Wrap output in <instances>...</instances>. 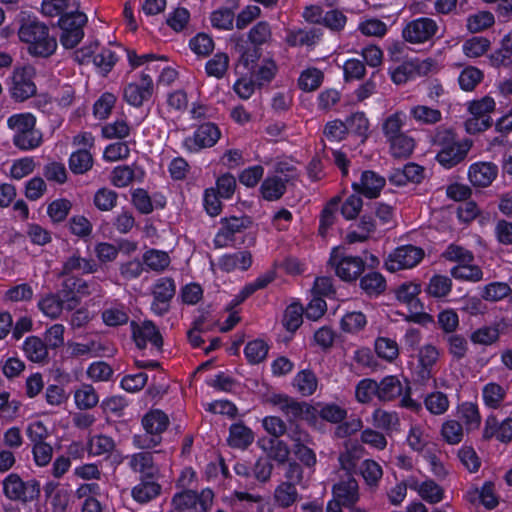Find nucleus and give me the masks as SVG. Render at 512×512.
Returning <instances> with one entry per match:
<instances>
[{
	"label": "nucleus",
	"instance_id": "obj_1",
	"mask_svg": "<svg viewBox=\"0 0 512 512\" xmlns=\"http://www.w3.org/2000/svg\"><path fill=\"white\" fill-rule=\"evenodd\" d=\"M19 39L28 44L29 54L47 58L56 48V38L49 35L48 27L37 19H26L22 22L19 31Z\"/></svg>",
	"mask_w": 512,
	"mask_h": 512
},
{
	"label": "nucleus",
	"instance_id": "obj_2",
	"mask_svg": "<svg viewBox=\"0 0 512 512\" xmlns=\"http://www.w3.org/2000/svg\"><path fill=\"white\" fill-rule=\"evenodd\" d=\"M7 126L12 132L14 146L22 151L36 149L43 142L41 131L36 129V118L31 113L11 115Z\"/></svg>",
	"mask_w": 512,
	"mask_h": 512
},
{
	"label": "nucleus",
	"instance_id": "obj_3",
	"mask_svg": "<svg viewBox=\"0 0 512 512\" xmlns=\"http://www.w3.org/2000/svg\"><path fill=\"white\" fill-rule=\"evenodd\" d=\"M169 424L168 416L161 410H151L142 418L143 434L133 436V445L138 449H152L162 441L161 434Z\"/></svg>",
	"mask_w": 512,
	"mask_h": 512
},
{
	"label": "nucleus",
	"instance_id": "obj_4",
	"mask_svg": "<svg viewBox=\"0 0 512 512\" xmlns=\"http://www.w3.org/2000/svg\"><path fill=\"white\" fill-rule=\"evenodd\" d=\"M328 265L343 281H355L363 272L365 261L359 256L349 254L346 248L334 247L330 253Z\"/></svg>",
	"mask_w": 512,
	"mask_h": 512
},
{
	"label": "nucleus",
	"instance_id": "obj_5",
	"mask_svg": "<svg viewBox=\"0 0 512 512\" xmlns=\"http://www.w3.org/2000/svg\"><path fill=\"white\" fill-rule=\"evenodd\" d=\"M87 22V16L76 8L74 11L69 10L59 19V27L62 30L60 36L61 44L72 49L76 47L84 36L83 27Z\"/></svg>",
	"mask_w": 512,
	"mask_h": 512
},
{
	"label": "nucleus",
	"instance_id": "obj_6",
	"mask_svg": "<svg viewBox=\"0 0 512 512\" xmlns=\"http://www.w3.org/2000/svg\"><path fill=\"white\" fill-rule=\"evenodd\" d=\"M439 31V25L433 18L419 17L409 21L402 30L405 41L423 44L431 41Z\"/></svg>",
	"mask_w": 512,
	"mask_h": 512
},
{
	"label": "nucleus",
	"instance_id": "obj_7",
	"mask_svg": "<svg viewBox=\"0 0 512 512\" xmlns=\"http://www.w3.org/2000/svg\"><path fill=\"white\" fill-rule=\"evenodd\" d=\"M2 485L4 495L12 501L30 502L37 498L40 492L36 482H24L16 473L5 477Z\"/></svg>",
	"mask_w": 512,
	"mask_h": 512
},
{
	"label": "nucleus",
	"instance_id": "obj_8",
	"mask_svg": "<svg viewBox=\"0 0 512 512\" xmlns=\"http://www.w3.org/2000/svg\"><path fill=\"white\" fill-rule=\"evenodd\" d=\"M75 57L80 63L88 62L92 58L96 68L104 75L108 74L118 61V56L109 48H99L98 44L83 47L75 52Z\"/></svg>",
	"mask_w": 512,
	"mask_h": 512
},
{
	"label": "nucleus",
	"instance_id": "obj_9",
	"mask_svg": "<svg viewBox=\"0 0 512 512\" xmlns=\"http://www.w3.org/2000/svg\"><path fill=\"white\" fill-rule=\"evenodd\" d=\"M214 493L210 489H204L200 494L193 490L177 493L172 498V505L178 510L193 509L195 512H208L212 506Z\"/></svg>",
	"mask_w": 512,
	"mask_h": 512
},
{
	"label": "nucleus",
	"instance_id": "obj_10",
	"mask_svg": "<svg viewBox=\"0 0 512 512\" xmlns=\"http://www.w3.org/2000/svg\"><path fill=\"white\" fill-rule=\"evenodd\" d=\"M221 132L218 126L211 122L201 124L193 133L183 141V146L191 153L214 146L220 139Z\"/></svg>",
	"mask_w": 512,
	"mask_h": 512
},
{
	"label": "nucleus",
	"instance_id": "obj_11",
	"mask_svg": "<svg viewBox=\"0 0 512 512\" xmlns=\"http://www.w3.org/2000/svg\"><path fill=\"white\" fill-rule=\"evenodd\" d=\"M176 292V284L172 278L162 277L153 284L151 293L153 301L151 310L154 314L162 316L170 310V303Z\"/></svg>",
	"mask_w": 512,
	"mask_h": 512
},
{
	"label": "nucleus",
	"instance_id": "obj_12",
	"mask_svg": "<svg viewBox=\"0 0 512 512\" xmlns=\"http://www.w3.org/2000/svg\"><path fill=\"white\" fill-rule=\"evenodd\" d=\"M424 252L421 248L413 245L398 247L391 253L385 262L387 270L395 272L401 269H409L416 266L423 258Z\"/></svg>",
	"mask_w": 512,
	"mask_h": 512
},
{
	"label": "nucleus",
	"instance_id": "obj_13",
	"mask_svg": "<svg viewBox=\"0 0 512 512\" xmlns=\"http://www.w3.org/2000/svg\"><path fill=\"white\" fill-rule=\"evenodd\" d=\"M252 224L249 217H230L221 221V228L214 238V245L217 248L227 247L231 245L235 236L248 229Z\"/></svg>",
	"mask_w": 512,
	"mask_h": 512
},
{
	"label": "nucleus",
	"instance_id": "obj_14",
	"mask_svg": "<svg viewBox=\"0 0 512 512\" xmlns=\"http://www.w3.org/2000/svg\"><path fill=\"white\" fill-rule=\"evenodd\" d=\"M511 329V323L502 318L491 325H484L475 329L469 338L474 345L491 346L499 341L502 334L508 333Z\"/></svg>",
	"mask_w": 512,
	"mask_h": 512
},
{
	"label": "nucleus",
	"instance_id": "obj_15",
	"mask_svg": "<svg viewBox=\"0 0 512 512\" xmlns=\"http://www.w3.org/2000/svg\"><path fill=\"white\" fill-rule=\"evenodd\" d=\"M270 401L284 414L289 423L296 422L298 419L303 418L304 415L311 414L312 410H314L306 402H299L285 394H274Z\"/></svg>",
	"mask_w": 512,
	"mask_h": 512
},
{
	"label": "nucleus",
	"instance_id": "obj_16",
	"mask_svg": "<svg viewBox=\"0 0 512 512\" xmlns=\"http://www.w3.org/2000/svg\"><path fill=\"white\" fill-rule=\"evenodd\" d=\"M153 93V81L150 75L142 72L138 82H132L125 86L123 97L127 103L134 107H141L148 101Z\"/></svg>",
	"mask_w": 512,
	"mask_h": 512
},
{
	"label": "nucleus",
	"instance_id": "obj_17",
	"mask_svg": "<svg viewBox=\"0 0 512 512\" xmlns=\"http://www.w3.org/2000/svg\"><path fill=\"white\" fill-rule=\"evenodd\" d=\"M33 70L30 67L16 69L11 78V95L18 101H24L33 96L36 86L32 81Z\"/></svg>",
	"mask_w": 512,
	"mask_h": 512
},
{
	"label": "nucleus",
	"instance_id": "obj_18",
	"mask_svg": "<svg viewBox=\"0 0 512 512\" xmlns=\"http://www.w3.org/2000/svg\"><path fill=\"white\" fill-rule=\"evenodd\" d=\"M132 338L139 349H144L150 342L154 347L160 348L163 345L162 336L152 321L146 320L141 323L131 322Z\"/></svg>",
	"mask_w": 512,
	"mask_h": 512
},
{
	"label": "nucleus",
	"instance_id": "obj_19",
	"mask_svg": "<svg viewBox=\"0 0 512 512\" xmlns=\"http://www.w3.org/2000/svg\"><path fill=\"white\" fill-rule=\"evenodd\" d=\"M441 355V351L433 344H425L418 351V378L422 381H428L433 376Z\"/></svg>",
	"mask_w": 512,
	"mask_h": 512
},
{
	"label": "nucleus",
	"instance_id": "obj_20",
	"mask_svg": "<svg viewBox=\"0 0 512 512\" xmlns=\"http://www.w3.org/2000/svg\"><path fill=\"white\" fill-rule=\"evenodd\" d=\"M127 460L130 469L141 474V479H156L159 475V467L151 452H138L128 456Z\"/></svg>",
	"mask_w": 512,
	"mask_h": 512
},
{
	"label": "nucleus",
	"instance_id": "obj_21",
	"mask_svg": "<svg viewBox=\"0 0 512 512\" xmlns=\"http://www.w3.org/2000/svg\"><path fill=\"white\" fill-rule=\"evenodd\" d=\"M293 179V174L268 176L261 183L260 194L267 201L279 200L285 194L287 184Z\"/></svg>",
	"mask_w": 512,
	"mask_h": 512
},
{
	"label": "nucleus",
	"instance_id": "obj_22",
	"mask_svg": "<svg viewBox=\"0 0 512 512\" xmlns=\"http://www.w3.org/2000/svg\"><path fill=\"white\" fill-rule=\"evenodd\" d=\"M498 167L492 162L473 163L468 170L470 183L479 188H486L496 179Z\"/></svg>",
	"mask_w": 512,
	"mask_h": 512
},
{
	"label": "nucleus",
	"instance_id": "obj_23",
	"mask_svg": "<svg viewBox=\"0 0 512 512\" xmlns=\"http://www.w3.org/2000/svg\"><path fill=\"white\" fill-rule=\"evenodd\" d=\"M386 180L374 171H364L359 182L352 184L353 190L367 198H376L385 186Z\"/></svg>",
	"mask_w": 512,
	"mask_h": 512
},
{
	"label": "nucleus",
	"instance_id": "obj_24",
	"mask_svg": "<svg viewBox=\"0 0 512 512\" xmlns=\"http://www.w3.org/2000/svg\"><path fill=\"white\" fill-rule=\"evenodd\" d=\"M470 147L471 143L464 141L446 148H441L436 155V160L444 168L450 169L465 159Z\"/></svg>",
	"mask_w": 512,
	"mask_h": 512
},
{
	"label": "nucleus",
	"instance_id": "obj_25",
	"mask_svg": "<svg viewBox=\"0 0 512 512\" xmlns=\"http://www.w3.org/2000/svg\"><path fill=\"white\" fill-rule=\"evenodd\" d=\"M333 494L335 500L341 502L342 505L352 506L359 498L358 483L352 475L346 474L345 478L333 486Z\"/></svg>",
	"mask_w": 512,
	"mask_h": 512
},
{
	"label": "nucleus",
	"instance_id": "obj_26",
	"mask_svg": "<svg viewBox=\"0 0 512 512\" xmlns=\"http://www.w3.org/2000/svg\"><path fill=\"white\" fill-rule=\"evenodd\" d=\"M98 270V264L93 259L81 257L78 251L67 257L62 265L61 275L69 276L74 273L90 274Z\"/></svg>",
	"mask_w": 512,
	"mask_h": 512
},
{
	"label": "nucleus",
	"instance_id": "obj_27",
	"mask_svg": "<svg viewBox=\"0 0 512 512\" xmlns=\"http://www.w3.org/2000/svg\"><path fill=\"white\" fill-rule=\"evenodd\" d=\"M45 342L38 336L27 337L22 345L26 358L38 364H46L49 361V351Z\"/></svg>",
	"mask_w": 512,
	"mask_h": 512
},
{
	"label": "nucleus",
	"instance_id": "obj_28",
	"mask_svg": "<svg viewBox=\"0 0 512 512\" xmlns=\"http://www.w3.org/2000/svg\"><path fill=\"white\" fill-rule=\"evenodd\" d=\"M251 264V253L246 250L223 255L218 261L219 268L225 272H231L236 269L247 270Z\"/></svg>",
	"mask_w": 512,
	"mask_h": 512
},
{
	"label": "nucleus",
	"instance_id": "obj_29",
	"mask_svg": "<svg viewBox=\"0 0 512 512\" xmlns=\"http://www.w3.org/2000/svg\"><path fill=\"white\" fill-rule=\"evenodd\" d=\"M409 487L417 491L419 496L430 504L440 502L444 496L442 487L433 480H426L421 483L414 480L409 483Z\"/></svg>",
	"mask_w": 512,
	"mask_h": 512
},
{
	"label": "nucleus",
	"instance_id": "obj_30",
	"mask_svg": "<svg viewBox=\"0 0 512 512\" xmlns=\"http://www.w3.org/2000/svg\"><path fill=\"white\" fill-rule=\"evenodd\" d=\"M484 437L487 439L496 437L501 442H510L512 440V418H507L501 424H498L495 418L487 419Z\"/></svg>",
	"mask_w": 512,
	"mask_h": 512
},
{
	"label": "nucleus",
	"instance_id": "obj_31",
	"mask_svg": "<svg viewBox=\"0 0 512 512\" xmlns=\"http://www.w3.org/2000/svg\"><path fill=\"white\" fill-rule=\"evenodd\" d=\"M161 492V485L155 479H141L132 488L131 495L135 501L144 504L156 498Z\"/></svg>",
	"mask_w": 512,
	"mask_h": 512
},
{
	"label": "nucleus",
	"instance_id": "obj_32",
	"mask_svg": "<svg viewBox=\"0 0 512 512\" xmlns=\"http://www.w3.org/2000/svg\"><path fill=\"white\" fill-rule=\"evenodd\" d=\"M409 115L419 125H435L442 120V112L439 109L424 104L412 106Z\"/></svg>",
	"mask_w": 512,
	"mask_h": 512
},
{
	"label": "nucleus",
	"instance_id": "obj_33",
	"mask_svg": "<svg viewBox=\"0 0 512 512\" xmlns=\"http://www.w3.org/2000/svg\"><path fill=\"white\" fill-rule=\"evenodd\" d=\"M378 399L383 402L392 401L403 392V385L397 376H386L377 382Z\"/></svg>",
	"mask_w": 512,
	"mask_h": 512
},
{
	"label": "nucleus",
	"instance_id": "obj_34",
	"mask_svg": "<svg viewBox=\"0 0 512 512\" xmlns=\"http://www.w3.org/2000/svg\"><path fill=\"white\" fill-rule=\"evenodd\" d=\"M372 425L385 431L386 434H390L398 429L400 424L398 414L392 411H386L384 409H375L372 413Z\"/></svg>",
	"mask_w": 512,
	"mask_h": 512
},
{
	"label": "nucleus",
	"instance_id": "obj_35",
	"mask_svg": "<svg viewBox=\"0 0 512 512\" xmlns=\"http://www.w3.org/2000/svg\"><path fill=\"white\" fill-rule=\"evenodd\" d=\"M75 405L79 410H89L97 406L99 396L91 384H81L74 391Z\"/></svg>",
	"mask_w": 512,
	"mask_h": 512
},
{
	"label": "nucleus",
	"instance_id": "obj_36",
	"mask_svg": "<svg viewBox=\"0 0 512 512\" xmlns=\"http://www.w3.org/2000/svg\"><path fill=\"white\" fill-rule=\"evenodd\" d=\"M273 499L278 507L286 509L299 500V494L291 482H281L274 490Z\"/></svg>",
	"mask_w": 512,
	"mask_h": 512
},
{
	"label": "nucleus",
	"instance_id": "obj_37",
	"mask_svg": "<svg viewBox=\"0 0 512 512\" xmlns=\"http://www.w3.org/2000/svg\"><path fill=\"white\" fill-rule=\"evenodd\" d=\"M254 440V434L243 423H235L229 429L228 443L231 447L245 449Z\"/></svg>",
	"mask_w": 512,
	"mask_h": 512
},
{
	"label": "nucleus",
	"instance_id": "obj_38",
	"mask_svg": "<svg viewBox=\"0 0 512 512\" xmlns=\"http://www.w3.org/2000/svg\"><path fill=\"white\" fill-rule=\"evenodd\" d=\"M340 202V196H334L324 206L320 214L319 223V234L321 236H326L328 230L334 225L337 218V212L339 209Z\"/></svg>",
	"mask_w": 512,
	"mask_h": 512
},
{
	"label": "nucleus",
	"instance_id": "obj_39",
	"mask_svg": "<svg viewBox=\"0 0 512 512\" xmlns=\"http://www.w3.org/2000/svg\"><path fill=\"white\" fill-rule=\"evenodd\" d=\"M360 288L370 297L378 296L386 290V280L381 273L371 271L360 278Z\"/></svg>",
	"mask_w": 512,
	"mask_h": 512
},
{
	"label": "nucleus",
	"instance_id": "obj_40",
	"mask_svg": "<svg viewBox=\"0 0 512 512\" xmlns=\"http://www.w3.org/2000/svg\"><path fill=\"white\" fill-rule=\"evenodd\" d=\"M321 32L319 29H298L291 30L286 36V42L293 47L296 46H312L315 45L320 39Z\"/></svg>",
	"mask_w": 512,
	"mask_h": 512
},
{
	"label": "nucleus",
	"instance_id": "obj_41",
	"mask_svg": "<svg viewBox=\"0 0 512 512\" xmlns=\"http://www.w3.org/2000/svg\"><path fill=\"white\" fill-rule=\"evenodd\" d=\"M79 8L77 0H43L41 11L45 16L56 17L62 16L69 10Z\"/></svg>",
	"mask_w": 512,
	"mask_h": 512
},
{
	"label": "nucleus",
	"instance_id": "obj_42",
	"mask_svg": "<svg viewBox=\"0 0 512 512\" xmlns=\"http://www.w3.org/2000/svg\"><path fill=\"white\" fill-rule=\"evenodd\" d=\"M316 375L310 370L298 372L293 379V386L302 396H310L317 389Z\"/></svg>",
	"mask_w": 512,
	"mask_h": 512
},
{
	"label": "nucleus",
	"instance_id": "obj_43",
	"mask_svg": "<svg viewBox=\"0 0 512 512\" xmlns=\"http://www.w3.org/2000/svg\"><path fill=\"white\" fill-rule=\"evenodd\" d=\"M93 166V157L89 150L79 149L69 158V168L74 174H84Z\"/></svg>",
	"mask_w": 512,
	"mask_h": 512
},
{
	"label": "nucleus",
	"instance_id": "obj_44",
	"mask_svg": "<svg viewBox=\"0 0 512 512\" xmlns=\"http://www.w3.org/2000/svg\"><path fill=\"white\" fill-rule=\"evenodd\" d=\"M388 142L391 154L396 158L408 157L415 147L414 139L405 133L388 140Z\"/></svg>",
	"mask_w": 512,
	"mask_h": 512
},
{
	"label": "nucleus",
	"instance_id": "obj_45",
	"mask_svg": "<svg viewBox=\"0 0 512 512\" xmlns=\"http://www.w3.org/2000/svg\"><path fill=\"white\" fill-rule=\"evenodd\" d=\"M101 317L103 322L110 327L124 325L129 320L128 311L123 305L106 307L102 311Z\"/></svg>",
	"mask_w": 512,
	"mask_h": 512
},
{
	"label": "nucleus",
	"instance_id": "obj_46",
	"mask_svg": "<svg viewBox=\"0 0 512 512\" xmlns=\"http://www.w3.org/2000/svg\"><path fill=\"white\" fill-rule=\"evenodd\" d=\"M269 346L261 339H255L246 344L244 354L247 361L252 364H259L267 357Z\"/></svg>",
	"mask_w": 512,
	"mask_h": 512
},
{
	"label": "nucleus",
	"instance_id": "obj_47",
	"mask_svg": "<svg viewBox=\"0 0 512 512\" xmlns=\"http://www.w3.org/2000/svg\"><path fill=\"white\" fill-rule=\"evenodd\" d=\"M458 417L465 423L467 431L477 429L481 422L478 407L471 402H465L459 406Z\"/></svg>",
	"mask_w": 512,
	"mask_h": 512
},
{
	"label": "nucleus",
	"instance_id": "obj_48",
	"mask_svg": "<svg viewBox=\"0 0 512 512\" xmlns=\"http://www.w3.org/2000/svg\"><path fill=\"white\" fill-rule=\"evenodd\" d=\"M405 121L406 115L402 111H397L384 120L382 124V130L387 140L403 134L402 128L405 124Z\"/></svg>",
	"mask_w": 512,
	"mask_h": 512
},
{
	"label": "nucleus",
	"instance_id": "obj_49",
	"mask_svg": "<svg viewBox=\"0 0 512 512\" xmlns=\"http://www.w3.org/2000/svg\"><path fill=\"white\" fill-rule=\"evenodd\" d=\"M324 75L317 68H308L304 70L298 79L299 88L305 92H311L320 87Z\"/></svg>",
	"mask_w": 512,
	"mask_h": 512
},
{
	"label": "nucleus",
	"instance_id": "obj_50",
	"mask_svg": "<svg viewBox=\"0 0 512 512\" xmlns=\"http://www.w3.org/2000/svg\"><path fill=\"white\" fill-rule=\"evenodd\" d=\"M143 262L149 269L161 272L169 266L170 257L164 251L150 249L144 253Z\"/></svg>",
	"mask_w": 512,
	"mask_h": 512
},
{
	"label": "nucleus",
	"instance_id": "obj_51",
	"mask_svg": "<svg viewBox=\"0 0 512 512\" xmlns=\"http://www.w3.org/2000/svg\"><path fill=\"white\" fill-rule=\"evenodd\" d=\"M450 273L455 279L459 280L478 282L483 279L481 268L472 263L456 265L451 269Z\"/></svg>",
	"mask_w": 512,
	"mask_h": 512
},
{
	"label": "nucleus",
	"instance_id": "obj_52",
	"mask_svg": "<svg viewBox=\"0 0 512 512\" xmlns=\"http://www.w3.org/2000/svg\"><path fill=\"white\" fill-rule=\"evenodd\" d=\"M375 351L380 358L388 362H393L399 355L397 342L387 337H378L375 340Z\"/></svg>",
	"mask_w": 512,
	"mask_h": 512
},
{
	"label": "nucleus",
	"instance_id": "obj_53",
	"mask_svg": "<svg viewBox=\"0 0 512 512\" xmlns=\"http://www.w3.org/2000/svg\"><path fill=\"white\" fill-rule=\"evenodd\" d=\"M114 448V440L106 435H95L88 441V451L94 456L109 454L114 450Z\"/></svg>",
	"mask_w": 512,
	"mask_h": 512
},
{
	"label": "nucleus",
	"instance_id": "obj_54",
	"mask_svg": "<svg viewBox=\"0 0 512 512\" xmlns=\"http://www.w3.org/2000/svg\"><path fill=\"white\" fill-rule=\"evenodd\" d=\"M303 307L300 304H290L283 316V326L290 332L296 331L303 322Z\"/></svg>",
	"mask_w": 512,
	"mask_h": 512
},
{
	"label": "nucleus",
	"instance_id": "obj_55",
	"mask_svg": "<svg viewBox=\"0 0 512 512\" xmlns=\"http://www.w3.org/2000/svg\"><path fill=\"white\" fill-rule=\"evenodd\" d=\"M229 67V57L225 53H217L205 65L208 76L220 79L224 77Z\"/></svg>",
	"mask_w": 512,
	"mask_h": 512
},
{
	"label": "nucleus",
	"instance_id": "obj_56",
	"mask_svg": "<svg viewBox=\"0 0 512 512\" xmlns=\"http://www.w3.org/2000/svg\"><path fill=\"white\" fill-rule=\"evenodd\" d=\"M34 295L33 288L28 283L10 287L3 295L4 302H28Z\"/></svg>",
	"mask_w": 512,
	"mask_h": 512
},
{
	"label": "nucleus",
	"instance_id": "obj_57",
	"mask_svg": "<svg viewBox=\"0 0 512 512\" xmlns=\"http://www.w3.org/2000/svg\"><path fill=\"white\" fill-rule=\"evenodd\" d=\"M482 395L485 404L490 408L496 409L504 400L506 391L501 385L492 382L484 386Z\"/></svg>",
	"mask_w": 512,
	"mask_h": 512
},
{
	"label": "nucleus",
	"instance_id": "obj_58",
	"mask_svg": "<svg viewBox=\"0 0 512 512\" xmlns=\"http://www.w3.org/2000/svg\"><path fill=\"white\" fill-rule=\"evenodd\" d=\"M441 435L451 445L459 444L464 436V428L457 420H447L442 424Z\"/></svg>",
	"mask_w": 512,
	"mask_h": 512
},
{
	"label": "nucleus",
	"instance_id": "obj_59",
	"mask_svg": "<svg viewBox=\"0 0 512 512\" xmlns=\"http://www.w3.org/2000/svg\"><path fill=\"white\" fill-rule=\"evenodd\" d=\"M424 403L427 410L434 415L444 414L450 404L447 395L440 391L428 394Z\"/></svg>",
	"mask_w": 512,
	"mask_h": 512
},
{
	"label": "nucleus",
	"instance_id": "obj_60",
	"mask_svg": "<svg viewBox=\"0 0 512 512\" xmlns=\"http://www.w3.org/2000/svg\"><path fill=\"white\" fill-rule=\"evenodd\" d=\"M272 38V31L270 24L266 21H260L254 25L249 33L248 39L254 46H261L268 43Z\"/></svg>",
	"mask_w": 512,
	"mask_h": 512
},
{
	"label": "nucleus",
	"instance_id": "obj_61",
	"mask_svg": "<svg viewBox=\"0 0 512 512\" xmlns=\"http://www.w3.org/2000/svg\"><path fill=\"white\" fill-rule=\"evenodd\" d=\"M118 194L108 188H101L96 191L93 203L100 211H111L117 205Z\"/></svg>",
	"mask_w": 512,
	"mask_h": 512
},
{
	"label": "nucleus",
	"instance_id": "obj_62",
	"mask_svg": "<svg viewBox=\"0 0 512 512\" xmlns=\"http://www.w3.org/2000/svg\"><path fill=\"white\" fill-rule=\"evenodd\" d=\"M452 288V281L449 277L443 275H434L427 286L429 295L442 298L446 297Z\"/></svg>",
	"mask_w": 512,
	"mask_h": 512
},
{
	"label": "nucleus",
	"instance_id": "obj_63",
	"mask_svg": "<svg viewBox=\"0 0 512 512\" xmlns=\"http://www.w3.org/2000/svg\"><path fill=\"white\" fill-rule=\"evenodd\" d=\"M38 308L44 315L55 319L62 312L63 301L56 294H48L38 302Z\"/></svg>",
	"mask_w": 512,
	"mask_h": 512
},
{
	"label": "nucleus",
	"instance_id": "obj_64",
	"mask_svg": "<svg viewBox=\"0 0 512 512\" xmlns=\"http://www.w3.org/2000/svg\"><path fill=\"white\" fill-rule=\"evenodd\" d=\"M358 470L364 478L365 482L370 486L376 485L383 474L381 466L376 461L371 459H367L361 462Z\"/></svg>",
	"mask_w": 512,
	"mask_h": 512
}]
</instances>
